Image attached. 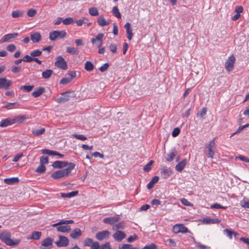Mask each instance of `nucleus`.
I'll return each instance as SVG.
<instances>
[{"label":"nucleus","instance_id":"nucleus-21","mask_svg":"<svg viewBox=\"0 0 249 249\" xmlns=\"http://www.w3.org/2000/svg\"><path fill=\"white\" fill-rule=\"evenodd\" d=\"M82 235V231L80 229L76 228L73 230L70 233V236L74 239H77Z\"/></svg>","mask_w":249,"mask_h":249},{"label":"nucleus","instance_id":"nucleus-11","mask_svg":"<svg viewBox=\"0 0 249 249\" xmlns=\"http://www.w3.org/2000/svg\"><path fill=\"white\" fill-rule=\"evenodd\" d=\"M175 233H186L188 232V228L183 224H176L173 227Z\"/></svg>","mask_w":249,"mask_h":249},{"label":"nucleus","instance_id":"nucleus-55","mask_svg":"<svg viewBox=\"0 0 249 249\" xmlns=\"http://www.w3.org/2000/svg\"><path fill=\"white\" fill-rule=\"evenodd\" d=\"M40 164L44 165L47 164L49 162V159L48 157L41 156L40 158Z\"/></svg>","mask_w":249,"mask_h":249},{"label":"nucleus","instance_id":"nucleus-26","mask_svg":"<svg viewBox=\"0 0 249 249\" xmlns=\"http://www.w3.org/2000/svg\"><path fill=\"white\" fill-rule=\"evenodd\" d=\"M18 178L13 177L11 178H6L4 179V182L8 185H13L18 182Z\"/></svg>","mask_w":249,"mask_h":249},{"label":"nucleus","instance_id":"nucleus-4","mask_svg":"<svg viewBox=\"0 0 249 249\" xmlns=\"http://www.w3.org/2000/svg\"><path fill=\"white\" fill-rule=\"evenodd\" d=\"M215 149V143L214 140H212L209 144H208L205 148V149L207 150L208 152L206 153L207 158L213 159L214 155V150Z\"/></svg>","mask_w":249,"mask_h":249},{"label":"nucleus","instance_id":"nucleus-25","mask_svg":"<svg viewBox=\"0 0 249 249\" xmlns=\"http://www.w3.org/2000/svg\"><path fill=\"white\" fill-rule=\"evenodd\" d=\"M203 221L205 224H218L220 222V220L218 218H211L209 217H205L203 219Z\"/></svg>","mask_w":249,"mask_h":249},{"label":"nucleus","instance_id":"nucleus-48","mask_svg":"<svg viewBox=\"0 0 249 249\" xmlns=\"http://www.w3.org/2000/svg\"><path fill=\"white\" fill-rule=\"evenodd\" d=\"M42 54V51L39 50H36L30 53V55L33 57L39 56Z\"/></svg>","mask_w":249,"mask_h":249},{"label":"nucleus","instance_id":"nucleus-32","mask_svg":"<svg viewBox=\"0 0 249 249\" xmlns=\"http://www.w3.org/2000/svg\"><path fill=\"white\" fill-rule=\"evenodd\" d=\"M78 191H72L71 192L68 193H61V196L62 197H64V198H65V197L71 198V197H73V196H77L78 195Z\"/></svg>","mask_w":249,"mask_h":249},{"label":"nucleus","instance_id":"nucleus-20","mask_svg":"<svg viewBox=\"0 0 249 249\" xmlns=\"http://www.w3.org/2000/svg\"><path fill=\"white\" fill-rule=\"evenodd\" d=\"M160 173L164 178H167L172 173L170 168L162 167L160 168Z\"/></svg>","mask_w":249,"mask_h":249},{"label":"nucleus","instance_id":"nucleus-22","mask_svg":"<svg viewBox=\"0 0 249 249\" xmlns=\"http://www.w3.org/2000/svg\"><path fill=\"white\" fill-rule=\"evenodd\" d=\"M177 155V151L175 148H173L171 150L170 153L167 155L166 160L169 162L171 161Z\"/></svg>","mask_w":249,"mask_h":249},{"label":"nucleus","instance_id":"nucleus-57","mask_svg":"<svg viewBox=\"0 0 249 249\" xmlns=\"http://www.w3.org/2000/svg\"><path fill=\"white\" fill-rule=\"evenodd\" d=\"M224 232L227 234V235L231 239L232 238V235H236V233L235 232H233L229 229H225L224 230Z\"/></svg>","mask_w":249,"mask_h":249},{"label":"nucleus","instance_id":"nucleus-10","mask_svg":"<svg viewBox=\"0 0 249 249\" xmlns=\"http://www.w3.org/2000/svg\"><path fill=\"white\" fill-rule=\"evenodd\" d=\"M12 84V81L7 80L4 77L0 78V89H7Z\"/></svg>","mask_w":249,"mask_h":249},{"label":"nucleus","instance_id":"nucleus-45","mask_svg":"<svg viewBox=\"0 0 249 249\" xmlns=\"http://www.w3.org/2000/svg\"><path fill=\"white\" fill-rule=\"evenodd\" d=\"M119 249H139L137 247H133L132 245L128 244H123L121 247H119Z\"/></svg>","mask_w":249,"mask_h":249},{"label":"nucleus","instance_id":"nucleus-38","mask_svg":"<svg viewBox=\"0 0 249 249\" xmlns=\"http://www.w3.org/2000/svg\"><path fill=\"white\" fill-rule=\"evenodd\" d=\"M94 66L93 64L89 61L86 62L85 64V69L88 71H91L93 70Z\"/></svg>","mask_w":249,"mask_h":249},{"label":"nucleus","instance_id":"nucleus-1","mask_svg":"<svg viewBox=\"0 0 249 249\" xmlns=\"http://www.w3.org/2000/svg\"><path fill=\"white\" fill-rule=\"evenodd\" d=\"M11 236L12 235L10 232L7 230H5L0 233V239L7 246H17L21 242V240L18 239L13 240L11 239Z\"/></svg>","mask_w":249,"mask_h":249},{"label":"nucleus","instance_id":"nucleus-2","mask_svg":"<svg viewBox=\"0 0 249 249\" xmlns=\"http://www.w3.org/2000/svg\"><path fill=\"white\" fill-rule=\"evenodd\" d=\"M75 165L74 163H70V167L54 172L51 174V176L54 179H57L65 177H68L71 170L74 169Z\"/></svg>","mask_w":249,"mask_h":249},{"label":"nucleus","instance_id":"nucleus-7","mask_svg":"<svg viewBox=\"0 0 249 249\" xmlns=\"http://www.w3.org/2000/svg\"><path fill=\"white\" fill-rule=\"evenodd\" d=\"M235 61V57L232 55L226 61L225 68L228 71L230 72L233 70Z\"/></svg>","mask_w":249,"mask_h":249},{"label":"nucleus","instance_id":"nucleus-52","mask_svg":"<svg viewBox=\"0 0 249 249\" xmlns=\"http://www.w3.org/2000/svg\"><path fill=\"white\" fill-rule=\"evenodd\" d=\"M248 126H249V124H246L244 125L240 126L238 127V128L236 130V131L231 135V137L234 135L235 134H236L237 133H239L240 131L243 130L245 128L248 127Z\"/></svg>","mask_w":249,"mask_h":249},{"label":"nucleus","instance_id":"nucleus-50","mask_svg":"<svg viewBox=\"0 0 249 249\" xmlns=\"http://www.w3.org/2000/svg\"><path fill=\"white\" fill-rule=\"evenodd\" d=\"M227 206H223L219 204L218 203H215L211 206V209H222L225 210L227 209Z\"/></svg>","mask_w":249,"mask_h":249},{"label":"nucleus","instance_id":"nucleus-6","mask_svg":"<svg viewBox=\"0 0 249 249\" xmlns=\"http://www.w3.org/2000/svg\"><path fill=\"white\" fill-rule=\"evenodd\" d=\"M104 35L103 33H99L95 37L92 38L90 40L93 44H95L98 48H100L103 43V39Z\"/></svg>","mask_w":249,"mask_h":249},{"label":"nucleus","instance_id":"nucleus-15","mask_svg":"<svg viewBox=\"0 0 249 249\" xmlns=\"http://www.w3.org/2000/svg\"><path fill=\"white\" fill-rule=\"evenodd\" d=\"M12 119L14 124H21L24 122L28 118L27 115H18L12 117Z\"/></svg>","mask_w":249,"mask_h":249},{"label":"nucleus","instance_id":"nucleus-8","mask_svg":"<svg viewBox=\"0 0 249 249\" xmlns=\"http://www.w3.org/2000/svg\"><path fill=\"white\" fill-rule=\"evenodd\" d=\"M58 237L59 240L55 242V244L56 245L57 247L59 248L65 247L69 245V240L67 237L62 235H59Z\"/></svg>","mask_w":249,"mask_h":249},{"label":"nucleus","instance_id":"nucleus-43","mask_svg":"<svg viewBox=\"0 0 249 249\" xmlns=\"http://www.w3.org/2000/svg\"><path fill=\"white\" fill-rule=\"evenodd\" d=\"M89 14L92 16H96L99 14L98 9L95 7H91L89 9Z\"/></svg>","mask_w":249,"mask_h":249},{"label":"nucleus","instance_id":"nucleus-42","mask_svg":"<svg viewBox=\"0 0 249 249\" xmlns=\"http://www.w3.org/2000/svg\"><path fill=\"white\" fill-rule=\"evenodd\" d=\"M112 12L113 15L116 18H121V15L117 6L113 7L112 10Z\"/></svg>","mask_w":249,"mask_h":249},{"label":"nucleus","instance_id":"nucleus-46","mask_svg":"<svg viewBox=\"0 0 249 249\" xmlns=\"http://www.w3.org/2000/svg\"><path fill=\"white\" fill-rule=\"evenodd\" d=\"M55 31L57 34V38H63L66 36L67 33L65 31L56 30Z\"/></svg>","mask_w":249,"mask_h":249},{"label":"nucleus","instance_id":"nucleus-30","mask_svg":"<svg viewBox=\"0 0 249 249\" xmlns=\"http://www.w3.org/2000/svg\"><path fill=\"white\" fill-rule=\"evenodd\" d=\"M19 104L17 102L15 103H8L3 106V108H7V109H11L13 108H17L19 107Z\"/></svg>","mask_w":249,"mask_h":249},{"label":"nucleus","instance_id":"nucleus-31","mask_svg":"<svg viewBox=\"0 0 249 249\" xmlns=\"http://www.w3.org/2000/svg\"><path fill=\"white\" fill-rule=\"evenodd\" d=\"M53 239L51 238L48 237L44 239L41 243L42 246L48 247L52 245Z\"/></svg>","mask_w":249,"mask_h":249},{"label":"nucleus","instance_id":"nucleus-33","mask_svg":"<svg viewBox=\"0 0 249 249\" xmlns=\"http://www.w3.org/2000/svg\"><path fill=\"white\" fill-rule=\"evenodd\" d=\"M53 73V71L51 69H48L44 71L42 73V78L44 79H48L51 77Z\"/></svg>","mask_w":249,"mask_h":249},{"label":"nucleus","instance_id":"nucleus-28","mask_svg":"<svg viewBox=\"0 0 249 249\" xmlns=\"http://www.w3.org/2000/svg\"><path fill=\"white\" fill-rule=\"evenodd\" d=\"M159 179V178L158 176L153 177L150 182L147 184V188L149 190L151 189L153 187L154 185L158 181Z\"/></svg>","mask_w":249,"mask_h":249},{"label":"nucleus","instance_id":"nucleus-18","mask_svg":"<svg viewBox=\"0 0 249 249\" xmlns=\"http://www.w3.org/2000/svg\"><path fill=\"white\" fill-rule=\"evenodd\" d=\"M14 124L12 117H9L5 119H3L0 123V127H4Z\"/></svg>","mask_w":249,"mask_h":249},{"label":"nucleus","instance_id":"nucleus-64","mask_svg":"<svg viewBox=\"0 0 249 249\" xmlns=\"http://www.w3.org/2000/svg\"><path fill=\"white\" fill-rule=\"evenodd\" d=\"M109 48L110 51L113 53H115L117 51V45L115 44H111L109 46Z\"/></svg>","mask_w":249,"mask_h":249},{"label":"nucleus","instance_id":"nucleus-9","mask_svg":"<svg viewBox=\"0 0 249 249\" xmlns=\"http://www.w3.org/2000/svg\"><path fill=\"white\" fill-rule=\"evenodd\" d=\"M72 162H68L66 161L57 160L53 162L52 166L53 168L61 169L66 167L67 165H68V167H70V164Z\"/></svg>","mask_w":249,"mask_h":249},{"label":"nucleus","instance_id":"nucleus-35","mask_svg":"<svg viewBox=\"0 0 249 249\" xmlns=\"http://www.w3.org/2000/svg\"><path fill=\"white\" fill-rule=\"evenodd\" d=\"M97 22L100 26H105L109 24V22L107 21L104 17H99L97 19Z\"/></svg>","mask_w":249,"mask_h":249},{"label":"nucleus","instance_id":"nucleus-41","mask_svg":"<svg viewBox=\"0 0 249 249\" xmlns=\"http://www.w3.org/2000/svg\"><path fill=\"white\" fill-rule=\"evenodd\" d=\"M62 22L64 25H68L72 24L74 20L72 18L69 17L63 19Z\"/></svg>","mask_w":249,"mask_h":249},{"label":"nucleus","instance_id":"nucleus-19","mask_svg":"<svg viewBox=\"0 0 249 249\" xmlns=\"http://www.w3.org/2000/svg\"><path fill=\"white\" fill-rule=\"evenodd\" d=\"M93 249H113L110 247V244L109 242H107L104 244L100 245L99 243H96L93 246Z\"/></svg>","mask_w":249,"mask_h":249},{"label":"nucleus","instance_id":"nucleus-16","mask_svg":"<svg viewBox=\"0 0 249 249\" xmlns=\"http://www.w3.org/2000/svg\"><path fill=\"white\" fill-rule=\"evenodd\" d=\"M120 220V218L118 216H112L105 218L103 219V222L105 224L109 225H113L118 222Z\"/></svg>","mask_w":249,"mask_h":249},{"label":"nucleus","instance_id":"nucleus-27","mask_svg":"<svg viewBox=\"0 0 249 249\" xmlns=\"http://www.w3.org/2000/svg\"><path fill=\"white\" fill-rule=\"evenodd\" d=\"M45 88L39 87L32 92V95L35 98L38 97L45 91Z\"/></svg>","mask_w":249,"mask_h":249},{"label":"nucleus","instance_id":"nucleus-59","mask_svg":"<svg viewBox=\"0 0 249 249\" xmlns=\"http://www.w3.org/2000/svg\"><path fill=\"white\" fill-rule=\"evenodd\" d=\"M71 79H70L69 77H65L60 80V84L62 85H66L69 83L70 82H71Z\"/></svg>","mask_w":249,"mask_h":249},{"label":"nucleus","instance_id":"nucleus-54","mask_svg":"<svg viewBox=\"0 0 249 249\" xmlns=\"http://www.w3.org/2000/svg\"><path fill=\"white\" fill-rule=\"evenodd\" d=\"M109 67V64L108 63H105L103 66L99 68L100 71L104 72L106 71Z\"/></svg>","mask_w":249,"mask_h":249},{"label":"nucleus","instance_id":"nucleus-58","mask_svg":"<svg viewBox=\"0 0 249 249\" xmlns=\"http://www.w3.org/2000/svg\"><path fill=\"white\" fill-rule=\"evenodd\" d=\"M142 249H157V246L152 243L149 245H146Z\"/></svg>","mask_w":249,"mask_h":249},{"label":"nucleus","instance_id":"nucleus-24","mask_svg":"<svg viewBox=\"0 0 249 249\" xmlns=\"http://www.w3.org/2000/svg\"><path fill=\"white\" fill-rule=\"evenodd\" d=\"M187 164V160L186 159H183L181 161L178 162L176 166L175 169L178 172H181L185 165Z\"/></svg>","mask_w":249,"mask_h":249},{"label":"nucleus","instance_id":"nucleus-61","mask_svg":"<svg viewBox=\"0 0 249 249\" xmlns=\"http://www.w3.org/2000/svg\"><path fill=\"white\" fill-rule=\"evenodd\" d=\"M180 132V130L179 128H178V127L175 128L172 133V136L174 137H177V136H178L179 135Z\"/></svg>","mask_w":249,"mask_h":249},{"label":"nucleus","instance_id":"nucleus-62","mask_svg":"<svg viewBox=\"0 0 249 249\" xmlns=\"http://www.w3.org/2000/svg\"><path fill=\"white\" fill-rule=\"evenodd\" d=\"M33 57H32L31 55L29 56L28 55H25L23 58H22L23 61L26 62H31L33 61Z\"/></svg>","mask_w":249,"mask_h":249},{"label":"nucleus","instance_id":"nucleus-40","mask_svg":"<svg viewBox=\"0 0 249 249\" xmlns=\"http://www.w3.org/2000/svg\"><path fill=\"white\" fill-rule=\"evenodd\" d=\"M41 232L40 231H33L32 233L31 237L30 239H34V240H39L41 236Z\"/></svg>","mask_w":249,"mask_h":249},{"label":"nucleus","instance_id":"nucleus-53","mask_svg":"<svg viewBox=\"0 0 249 249\" xmlns=\"http://www.w3.org/2000/svg\"><path fill=\"white\" fill-rule=\"evenodd\" d=\"M72 137L77 139L80 140L82 141H85L87 139V138L83 135L74 134L72 135Z\"/></svg>","mask_w":249,"mask_h":249},{"label":"nucleus","instance_id":"nucleus-60","mask_svg":"<svg viewBox=\"0 0 249 249\" xmlns=\"http://www.w3.org/2000/svg\"><path fill=\"white\" fill-rule=\"evenodd\" d=\"M207 108L203 107L201 110L197 113V115L200 116L201 117H203L206 114Z\"/></svg>","mask_w":249,"mask_h":249},{"label":"nucleus","instance_id":"nucleus-12","mask_svg":"<svg viewBox=\"0 0 249 249\" xmlns=\"http://www.w3.org/2000/svg\"><path fill=\"white\" fill-rule=\"evenodd\" d=\"M110 232L108 231H103L97 232L96 234L95 237L97 240L102 241L107 238L110 235Z\"/></svg>","mask_w":249,"mask_h":249},{"label":"nucleus","instance_id":"nucleus-56","mask_svg":"<svg viewBox=\"0 0 249 249\" xmlns=\"http://www.w3.org/2000/svg\"><path fill=\"white\" fill-rule=\"evenodd\" d=\"M57 34L55 31H53L50 33L49 39L51 41H54L57 38Z\"/></svg>","mask_w":249,"mask_h":249},{"label":"nucleus","instance_id":"nucleus-14","mask_svg":"<svg viewBox=\"0 0 249 249\" xmlns=\"http://www.w3.org/2000/svg\"><path fill=\"white\" fill-rule=\"evenodd\" d=\"M18 33H14L12 34H8L3 36L0 39V43H2L6 42L9 41L11 39L15 38L18 36Z\"/></svg>","mask_w":249,"mask_h":249},{"label":"nucleus","instance_id":"nucleus-36","mask_svg":"<svg viewBox=\"0 0 249 249\" xmlns=\"http://www.w3.org/2000/svg\"><path fill=\"white\" fill-rule=\"evenodd\" d=\"M66 52L72 55H77L79 53V51L77 48L71 47H68L67 48Z\"/></svg>","mask_w":249,"mask_h":249},{"label":"nucleus","instance_id":"nucleus-63","mask_svg":"<svg viewBox=\"0 0 249 249\" xmlns=\"http://www.w3.org/2000/svg\"><path fill=\"white\" fill-rule=\"evenodd\" d=\"M68 77L71 79V80L76 77V72L75 71H69L67 73Z\"/></svg>","mask_w":249,"mask_h":249},{"label":"nucleus","instance_id":"nucleus-51","mask_svg":"<svg viewBox=\"0 0 249 249\" xmlns=\"http://www.w3.org/2000/svg\"><path fill=\"white\" fill-rule=\"evenodd\" d=\"M154 161L150 160L147 164H146L143 167V170L145 172H148L151 169V166L153 164Z\"/></svg>","mask_w":249,"mask_h":249},{"label":"nucleus","instance_id":"nucleus-44","mask_svg":"<svg viewBox=\"0 0 249 249\" xmlns=\"http://www.w3.org/2000/svg\"><path fill=\"white\" fill-rule=\"evenodd\" d=\"M46 167L44 165L40 164L36 170V172L38 174H42L46 171Z\"/></svg>","mask_w":249,"mask_h":249},{"label":"nucleus","instance_id":"nucleus-49","mask_svg":"<svg viewBox=\"0 0 249 249\" xmlns=\"http://www.w3.org/2000/svg\"><path fill=\"white\" fill-rule=\"evenodd\" d=\"M37 13L36 10L33 8L29 9L27 12V14L29 17H34Z\"/></svg>","mask_w":249,"mask_h":249},{"label":"nucleus","instance_id":"nucleus-5","mask_svg":"<svg viewBox=\"0 0 249 249\" xmlns=\"http://www.w3.org/2000/svg\"><path fill=\"white\" fill-rule=\"evenodd\" d=\"M54 65L57 67L62 70H67L68 66L66 61L62 56H58L56 58V61Z\"/></svg>","mask_w":249,"mask_h":249},{"label":"nucleus","instance_id":"nucleus-34","mask_svg":"<svg viewBox=\"0 0 249 249\" xmlns=\"http://www.w3.org/2000/svg\"><path fill=\"white\" fill-rule=\"evenodd\" d=\"M45 132V129L44 127L41 128L40 129H34L32 130V133L35 136H40L43 134H44Z\"/></svg>","mask_w":249,"mask_h":249},{"label":"nucleus","instance_id":"nucleus-3","mask_svg":"<svg viewBox=\"0 0 249 249\" xmlns=\"http://www.w3.org/2000/svg\"><path fill=\"white\" fill-rule=\"evenodd\" d=\"M61 96L59 98L55 99V101L57 103H63L68 101L71 98L75 97V94L74 91L71 90H67L61 93Z\"/></svg>","mask_w":249,"mask_h":249},{"label":"nucleus","instance_id":"nucleus-13","mask_svg":"<svg viewBox=\"0 0 249 249\" xmlns=\"http://www.w3.org/2000/svg\"><path fill=\"white\" fill-rule=\"evenodd\" d=\"M112 236L116 241L121 242L126 237V234L124 231H117L113 234Z\"/></svg>","mask_w":249,"mask_h":249},{"label":"nucleus","instance_id":"nucleus-29","mask_svg":"<svg viewBox=\"0 0 249 249\" xmlns=\"http://www.w3.org/2000/svg\"><path fill=\"white\" fill-rule=\"evenodd\" d=\"M57 231L63 233L69 232L71 231V227L69 225L59 226L57 227Z\"/></svg>","mask_w":249,"mask_h":249},{"label":"nucleus","instance_id":"nucleus-47","mask_svg":"<svg viewBox=\"0 0 249 249\" xmlns=\"http://www.w3.org/2000/svg\"><path fill=\"white\" fill-rule=\"evenodd\" d=\"M34 87V85H24L21 86L20 89L26 92H30L33 89Z\"/></svg>","mask_w":249,"mask_h":249},{"label":"nucleus","instance_id":"nucleus-23","mask_svg":"<svg viewBox=\"0 0 249 249\" xmlns=\"http://www.w3.org/2000/svg\"><path fill=\"white\" fill-rule=\"evenodd\" d=\"M31 39L33 43H37L41 39V36L39 33L35 32L31 34Z\"/></svg>","mask_w":249,"mask_h":249},{"label":"nucleus","instance_id":"nucleus-17","mask_svg":"<svg viewBox=\"0 0 249 249\" xmlns=\"http://www.w3.org/2000/svg\"><path fill=\"white\" fill-rule=\"evenodd\" d=\"M124 28L126 30V32L127 34V38L129 40H131L133 37V33H132V30L131 27V24L129 22H127L124 25Z\"/></svg>","mask_w":249,"mask_h":249},{"label":"nucleus","instance_id":"nucleus-39","mask_svg":"<svg viewBox=\"0 0 249 249\" xmlns=\"http://www.w3.org/2000/svg\"><path fill=\"white\" fill-rule=\"evenodd\" d=\"M125 227V223L124 221L120 222L118 224L115 225L113 227L114 231L118 230L119 229H124Z\"/></svg>","mask_w":249,"mask_h":249},{"label":"nucleus","instance_id":"nucleus-37","mask_svg":"<svg viewBox=\"0 0 249 249\" xmlns=\"http://www.w3.org/2000/svg\"><path fill=\"white\" fill-rule=\"evenodd\" d=\"M24 14V11L21 10L13 11L12 13V16L13 18H17L22 17Z\"/></svg>","mask_w":249,"mask_h":249}]
</instances>
